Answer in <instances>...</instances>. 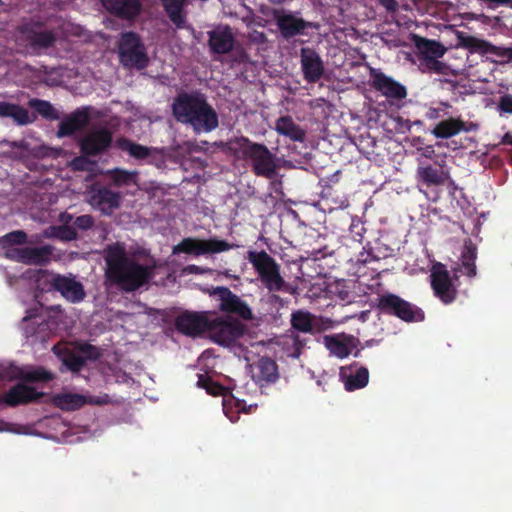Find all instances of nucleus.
I'll use <instances>...</instances> for the list:
<instances>
[{
  "instance_id": "f257e3e1",
  "label": "nucleus",
  "mask_w": 512,
  "mask_h": 512,
  "mask_svg": "<svg viewBox=\"0 0 512 512\" xmlns=\"http://www.w3.org/2000/svg\"><path fill=\"white\" fill-rule=\"evenodd\" d=\"M105 260L107 277L123 290L133 291L153 276V266L139 263L120 244L108 247Z\"/></svg>"
},
{
  "instance_id": "f03ea898",
  "label": "nucleus",
  "mask_w": 512,
  "mask_h": 512,
  "mask_svg": "<svg viewBox=\"0 0 512 512\" xmlns=\"http://www.w3.org/2000/svg\"><path fill=\"white\" fill-rule=\"evenodd\" d=\"M173 113L180 122L192 126L197 133L211 132L218 126V116L199 95H180L173 104Z\"/></svg>"
},
{
  "instance_id": "7ed1b4c3",
  "label": "nucleus",
  "mask_w": 512,
  "mask_h": 512,
  "mask_svg": "<svg viewBox=\"0 0 512 512\" xmlns=\"http://www.w3.org/2000/svg\"><path fill=\"white\" fill-rule=\"evenodd\" d=\"M242 150L245 158L251 165L252 171L257 176L274 179L278 175L277 172L279 168L289 166L286 160L278 158L262 144L245 140V145Z\"/></svg>"
},
{
  "instance_id": "20e7f679",
  "label": "nucleus",
  "mask_w": 512,
  "mask_h": 512,
  "mask_svg": "<svg viewBox=\"0 0 512 512\" xmlns=\"http://www.w3.org/2000/svg\"><path fill=\"white\" fill-rule=\"evenodd\" d=\"M36 282L38 289L42 291L56 290L72 303H78L85 297L83 285L72 275L64 276L48 271H38Z\"/></svg>"
},
{
  "instance_id": "39448f33",
  "label": "nucleus",
  "mask_w": 512,
  "mask_h": 512,
  "mask_svg": "<svg viewBox=\"0 0 512 512\" xmlns=\"http://www.w3.org/2000/svg\"><path fill=\"white\" fill-rule=\"evenodd\" d=\"M376 308L382 314L395 316L405 322H419L425 318L421 308L389 292L379 295Z\"/></svg>"
},
{
  "instance_id": "423d86ee",
  "label": "nucleus",
  "mask_w": 512,
  "mask_h": 512,
  "mask_svg": "<svg viewBox=\"0 0 512 512\" xmlns=\"http://www.w3.org/2000/svg\"><path fill=\"white\" fill-rule=\"evenodd\" d=\"M247 258L269 291L276 292L284 288L285 281L280 275L279 265L265 251H249Z\"/></svg>"
},
{
  "instance_id": "0eeeda50",
  "label": "nucleus",
  "mask_w": 512,
  "mask_h": 512,
  "mask_svg": "<svg viewBox=\"0 0 512 512\" xmlns=\"http://www.w3.org/2000/svg\"><path fill=\"white\" fill-rule=\"evenodd\" d=\"M244 334V325L232 316H217L212 313L208 336L215 343L230 346Z\"/></svg>"
},
{
  "instance_id": "6e6552de",
  "label": "nucleus",
  "mask_w": 512,
  "mask_h": 512,
  "mask_svg": "<svg viewBox=\"0 0 512 512\" xmlns=\"http://www.w3.org/2000/svg\"><path fill=\"white\" fill-rule=\"evenodd\" d=\"M54 353L62 361L66 369L79 371L87 359L98 357L96 347L86 343H64L53 347Z\"/></svg>"
},
{
  "instance_id": "1a4fd4ad",
  "label": "nucleus",
  "mask_w": 512,
  "mask_h": 512,
  "mask_svg": "<svg viewBox=\"0 0 512 512\" xmlns=\"http://www.w3.org/2000/svg\"><path fill=\"white\" fill-rule=\"evenodd\" d=\"M237 247L225 240L218 238L199 239L184 238L179 244L173 247V254L186 253L195 257L225 252Z\"/></svg>"
},
{
  "instance_id": "9d476101",
  "label": "nucleus",
  "mask_w": 512,
  "mask_h": 512,
  "mask_svg": "<svg viewBox=\"0 0 512 512\" xmlns=\"http://www.w3.org/2000/svg\"><path fill=\"white\" fill-rule=\"evenodd\" d=\"M430 279L434 295L443 304L448 305L456 300L458 295V290L454 283V281L458 280L456 272L451 276L443 264H438L433 267Z\"/></svg>"
},
{
  "instance_id": "9b49d317",
  "label": "nucleus",
  "mask_w": 512,
  "mask_h": 512,
  "mask_svg": "<svg viewBox=\"0 0 512 512\" xmlns=\"http://www.w3.org/2000/svg\"><path fill=\"white\" fill-rule=\"evenodd\" d=\"M197 385L204 388L208 394L223 396V411L231 422H236L238 414L246 411V404L242 400H239L230 393H227L223 386L214 382L209 376L199 375Z\"/></svg>"
},
{
  "instance_id": "f8f14e48",
  "label": "nucleus",
  "mask_w": 512,
  "mask_h": 512,
  "mask_svg": "<svg viewBox=\"0 0 512 512\" xmlns=\"http://www.w3.org/2000/svg\"><path fill=\"white\" fill-rule=\"evenodd\" d=\"M119 54L125 66L141 69L147 65L148 59L144 47L135 33L128 32L122 35Z\"/></svg>"
},
{
  "instance_id": "ddd939ff",
  "label": "nucleus",
  "mask_w": 512,
  "mask_h": 512,
  "mask_svg": "<svg viewBox=\"0 0 512 512\" xmlns=\"http://www.w3.org/2000/svg\"><path fill=\"white\" fill-rule=\"evenodd\" d=\"M56 34L44 29L38 23L23 26L18 33L17 41L33 51L49 47L55 40Z\"/></svg>"
},
{
  "instance_id": "4468645a",
  "label": "nucleus",
  "mask_w": 512,
  "mask_h": 512,
  "mask_svg": "<svg viewBox=\"0 0 512 512\" xmlns=\"http://www.w3.org/2000/svg\"><path fill=\"white\" fill-rule=\"evenodd\" d=\"M456 36L458 40V46L468 49L470 53H490L497 57L512 60V47L495 46L488 41L479 39L461 31H458Z\"/></svg>"
},
{
  "instance_id": "2eb2a0df",
  "label": "nucleus",
  "mask_w": 512,
  "mask_h": 512,
  "mask_svg": "<svg viewBox=\"0 0 512 512\" xmlns=\"http://www.w3.org/2000/svg\"><path fill=\"white\" fill-rule=\"evenodd\" d=\"M112 142V134L105 126L91 127L81 138L80 147L85 155H98Z\"/></svg>"
},
{
  "instance_id": "dca6fc26",
  "label": "nucleus",
  "mask_w": 512,
  "mask_h": 512,
  "mask_svg": "<svg viewBox=\"0 0 512 512\" xmlns=\"http://www.w3.org/2000/svg\"><path fill=\"white\" fill-rule=\"evenodd\" d=\"M370 81L371 86L388 99L401 101L407 97L406 87L380 70L370 68Z\"/></svg>"
},
{
  "instance_id": "f3484780",
  "label": "nucleus",
  "mask_w": 512,
  "mask_h": 512,
  "mask_svg": "<svg viewBox=\"0 0 512 512\" xmlns=\"http://www.w3.org/2000/svg\"><path fill=\"white\" fill-rule=\"evenodd\" d=\"M213 312H184L176 319V327L186 335L198 336L208 334Z\"/></svg>"
},
{
  "instance_id": "a211bd4d",
  "label": "nucleus",
  "mask_w": 512,
  "mask_h": 512,
  "mask_svg": "<svg viewBox=\"0 0 512 512\" xmlns=\"http://www.w3.org/2000/svg\"><path fill=\"white\" fill-rule=\"evenodd\" d=\"M445 162L442 161L436 166L426 163H420L416 170V179L419 185L429 187H439L445 185L450 178L449 171L445 168Z\"/></svg>"
},
{
  "instance_id": "6ab92c4d",
  "label": "nucleus",
  "mask_w": 512,
  "mask_h": 512,
  "mask_svg": "<svg viewBox=\"0 0 512 512\" xmlns=\"http://www.w3.org/2000/svg\"><path fill=\"white\" fill-rule=\"evenodd\" d=\"M51 255L52 248L48 245L35 248H11L6 252V256L10 259L35 265L46 263Z\"/></svg>"
},
{
  "instance_id": "aec40b11",
  "label": "nucleus",
  "mask_w": 512,
  "mask_h": 512,
  "mask_svg": "<svg viewBox=\"0 0 512 512\" xmlns=\"http://www.w3.org/2000/svg\"><path fill=\"white\" fill-rule=\"evenodd\" d=\"M478 129V124L470 122L466 123L461 118L450 117L442 120L435 125L431 133L440 139H448L458 135L460 132H472Z\"/></svg>"
},
{
  "instance_id": "412c9836",
  "label": "nucleus",
  "mask_w": 512,
  "mask_h": 512,
  "mask_svg": "<svg viewBox=\"0 0 512 512\" xmlns=\"http://www.w3.org/2000/svg\"><path fill=\"white\" fill-rule=\"evenodd\" d=\"M214 295L218 297L220 301L219 308L222 311L236 313L245 319L251 318L249 307L228 288L218 287L214 290Z\"/></svg>"
},
{
  "instance_id": "4be33fe9",
  "label": "nucleus",
  "mask_w": 512,
  "mask_h": 512,
  "mask_svg": "<svg viewBox=\"0 0 512 512\" xmlns=\"http://www.w3.org/2000/svg\"><path fill=\"white\" fill-rule=\"evenodd\" d=\"M301 68L308 82H317L323 75L324 66L320 56L312 49L301 50Z\"/></svg>"
},
{
  "instance_id": "5701e85b",
  "label": "nucleus",
  "mask_w": 512,
  "mask_h": 512,
  "mask_svg": "<svg viewBox=\"0 0 512 512\" xmlns=\"http://www.w3.org/2000/svg\"><path fill=\"white\" fill-rule=\"evenodd\" d=\"M120 194L108 188L94 190L90 203L101 210L104 214H111L120 204Z\"/></svg>"
},
{
  "instance_id": "b1692460",
  "label": "nucleus",
  "mask_w": 512,
  "mask_h": 512,
  "mask_svg": "<svg viewBox=\"0 0 512 512\" xmlns=\"http://www.w3.org/2000/svg\"><path fill=\"white\" fill-rule=\"evenodd\" d=\"M89 121L90 110L87 108L78 109L60 123L57 136L64 137L71 135L88 125Z\"/></svg>"
},
{
  "instance_id": "393cba45",
  "label": "nucleus",
  "mask_w": 512,
  "mask_h": 512,
  "mask_svg": "<svg viewBox=\"0 0 512 512\" xmlns=\"http://www.w3.org/2000/svg\"><path fill=\"white\" fill-rule=\"evenodd\" d=\"M274 18L284 37L294 36L308 26V23L296 15L279 10L274 11Z\"/></svg>"
},
{
  "instance_id": "a878e982",
  "label": "nucleus",
  "mask_w": 512,
  "mask_h": 512,
  "mask_svg": "<svg viewBox=\"0 0 512 512\" xmlns=\"http://www.w3.org/2000/svg\"><path fill=\"white\" fill-rule=\"evenodd\" d=\"M0 118H10L19 126L28 125L34 121V115L26 108L7 101H0Z\"/></svg>"
},
{
  "instance_id": "bb28decb",
  "label": "nucleus",
  "mask_w": 512,
  "mask_h": 512,
  "mask_svg": "<svg viewBox=\"0 0 512 512\" xmlns=\"http://www.w3.org/2000/svg\"><path fill=\"white\" fill-rule=\"evenodd\" d=\"M42 395L33 387L26 384H18L11 388L4 396L3 401L10 406L26 404L36 400Z\"/></svg>"
},
{
  "instance_id": "cd10ccee",
  "label": "nucleus",
  "mask_w": 512,
  "mask_h": 512,
  "mask_svg": "<svg viewBox=\"0 0 512 512\" xmlns=\"http://www.w3.org/2000/svg\"><path fill=\"white\" fill-rule=\"evenodd\" d=\"M105 8L126 19L137 16L141 9L139 0H103Z\"/></svg>"
},
{
  "instance_id": "c85d7f7f",
  "label": "nucleus",
  "mask_w": 512,
  "mask_h": 512,
  "mask_svg": "<svg viewBox=\"0 0 512 512\" xmlns=\"http://www.w3.org/2000/svg\"><path fill=\"white\" fill-rule=\"evenodd\" d=\"M209 44L215 53H227L234 44L233 35L228 27H218L209 33Z\"/></svg>"
},
{
  "instance_id": "c756f323",
  "label": "nucleus",
  "mask_w": 512,
  "mask_h": 512,
  "mask_svg": "<svg viewBox=\"0 0 512 512\" xmlns=\"http://www.w3.org/2000/svg\"><path fill=\"white\" fill-rule=\"evenodd\" d=\"M9 378H21L26 381H49L53 378V375L41 367H17L11 366L7 374Z\"/></svg>"
},
{
  "instance_id": "7c9ffc66",
  "label": "nucleus",
  "mask_w": 512,
  "mask_h": 512,
  "mask_svg": "<svg viewBox=\"0 0 512 512\" xmlns=\"http://www.w3.org/2000/svg\"><path fill=\"white\" fill-rule=\"evenodd\" d=\"M252 377L260 384L274 382L278 378L275 362L269 358L260 359L252 366Z\"/></svg>"
},
{
  "instance_id": "2f4dec72",
  "label": "nucleus",
  "mask_w": 512,
  "mask_h": 512,
  "mask_svg": "<svg viewBox=\"0 0 512 512\" xmlns=\"http://www.w3.org/2000/svg\"><path fill=\"white\" fill-rule=\"evenodd\" d=\"M323 343L331 354L336 355L339 358L348 356L352 347L351 337L345 334L325 336L323 338Z\"/></svg>"
},
{
  "instance_id": "473e14b6",
  "label": "nucleus",
  "mask_w": 512,
  "mask_h": 512,
  "mask_svg": "<svg viewBox=\"0 0 512 512\" xmlns=\"http://www.w3.org/2000/svg\"><path fill=\"white\" fill-rule=\"evenodd\" d=\"M415 46L421 55V62L428 61V59L440 58L446 52V48L440 42L423 37L415 38Z\"/></svg>"
},
{
  "instance_id": "72a5a7b5",
  "label": "nucleus",
  "mask_w": 512,
  "mask_h": 512,
  "mask_svg": "<svg viewBox=\"0 0 512 512\" xmlns=\"http://www.w3.org/2000/svg\"><path fill=\"white\" fill-rule=\"evenodd\" d=\"M275 130L278 134L289 138L292 141H303L305 132L289 116H282L275 123Z\"/></svg>"
},
{
  "instance_id": "f704fd0d",
  "label": "nucleus",
  "mask_w": 512,
  "mask_h": 512,
  "mask_svg": "<svg viewBox=\"0 0 512 512\" xmlns=\"http://www.w3.org/2000/svg\"><path fill=\"white\" fill-rule=\"evenodd\" d=\"M53 404L62 410H75L82 407L88 400L85 396L77 393L63 392L56 394L53 399Z\"/></svg>"
},
{
  "instance_id": "c9c22d12",
  "label": "nucleus",
  "mask_w": 512,
  "mask_h": 512,
  "mask_svg": "<svg viewBox=\"0 0 512 512\" xmlns=\"http://www.w3.org/2000/svg\"><path fill=\"white\" fill-rule=\"evenodd\" d=\"M477 259V247L468 241L465 243L461 254V268L463 273L468 277H474L477 274L475 261Z\"/></svg>"
},
{
  "instance_id": "e433bc0d",
  "label": "nucleus",
  "mask_w": 512,
  "mask_h": 512,
  "mask_svg": "<svg viewBox=\"0 0 512 512\" xmlns=\"http://www.w3.org/2000/svg\"><path fill=\"white\" fill-rule=\"evenodd\" d=\"M161 2L170 20L177 27H184L185 15L183 8L185 0H161Z\"/></svg>"
},
{
  "instance_id": "4c0bfd02",
  "label": "nucleus",
  "mask_w": 512,
  "mask_h": 512,
  "mask_svg": "<svg viewBox=\"0 0 512 512\" xmlns=\"http://www.w3.org/2000/svg\"><path fill=\"white\" fill-rule=\"evenodd\" d=\"M26 313V316L23 318V329L26 336L29 337L34 335L33 327H30L29 323H31L32 326L41 324L44 321V310L37 302L33 308Z\"/></svg>"
},
{
  "instance_id": "58836bf2",
  "label": "nucleus",
  "mask_w": 512,
  "mask_h": 512,
  "mask_svg": "<svg viewBox=\"0 0 512 512\" xmlns=\"http://www.w3.org/2000/svg\"><path fill=\"white\" fill-rule=\"evenodd\" d=\"M292 326L301 332H310L316 325V318L309 312L297 311L292 314Z\"/></svg>"
},
{
  "instance_id": "ea45409f",
  "label": "nucleus",
  "mask_w": 512,
  "mask_h": 512,
  "mask_svg": "<svg viewBox=\"0 0 512 512\" xmlns=\"http://www.w3.org/2000/svg\"><path fill=\"white\" fill-rule=\"evenodd\" d=\"M116 145L136 159H144L149 155V149L147 147L136 144L125 138L118 139Z\"/></svg>"
},
{
  "instance_id": "a19ab883",
  "label": "nucleus",
  "mask_w": 512,
  "mask_h": 512,
  "mask_svg": "<svg viewBox=\"0 0 512 512\" xmlns=\"http://www.w3.org/2000/svg\"><path fill=\"white\" fill-rule=\"evenodd\" d=\"M327 292L340 301L349 303L350 285L345 280H334L327 285Z\"/></svg>"
},
{
  "instance_id": "79ce46f5",
  "label": "nucleus",
  "mask_w": 512,
  "mask_h": 512,
  "mask_svg": "<svg viewBox=\"0 0 512 512\" xmlns=\"http://www.w3.org/2000/svg\"><path fill=\"white\" fill-rule=\"evenodd\" d=\"M108 174L111 175L113 183L116 186L130 185L131 183H135L134 172L116 169L114 171H109Z\"/></svg>"
},
{
  "instance_id": "37998d69",
  "label": "nucleus",
  "mask_w": 512,
  "mask_h": 512,
  "mask_svg": "<svg viewBox=\"0 0 512 512\" xmlns=\"http://www.w3.org/2000/svg\"><path fill=\"white\" fill-rule=\"evenodd\" d=\"M46 235L50 236V237L59 238L61 240H66V241L73 240L76 238L75 230L70 227H64V226L51 227L46 232Z\"/></svg>"
},
{
  "instance_id": "c03bdc74",
  "label": "nucleus",
  "mask_w": 512,
  "mask_h": 512,
  "mask_svg": "<svg viewBox=\"0 0 512 512\" xmlns=\"http://www.w3.org/2000/svg\"><path fill=\"white\" fill-rule=\"evenodd\" d=\"M27 236L23 231L17 230L6 234L0 238V245L7 247L9 245L23 244L26 242Z\"/></svg>"
},
{
  "instance_id": "a18cd8bd",
  "label": "nucleus",
  "mask_w": 512,
  "mask_h": 512,
  "mask_svg": "<svg viewBox=\"0 0 512 512\" xmlns=\"http://www.w3.org/2000/svg\"><path fill=\"white\" fill-rule=\"evenodd\" d=\"M369 382V371L366 367H359L354 372L353 387L354 390L362 389L367 386Z\"/></svg>"
},
{
  "instance_id": "49530a36",
  "label": "nucleus",
  "mask_w": 512,
  "mask_h": 512,
  "mask_svg": "<svg viewBox=\"0 0 512 512\" xmlns=\"http://www.w3.org/2000/svg\"><path fill=\"white\" fill-rule=\"evenodd\" d=\"M421 64L430 72H434L437 74L446 75L448 73L449 67L442 61H439L438 58L428 59V61L421 62Z\"/></svg>"
},
{
  "instance_id": "de8ad7c7",
  "label": "nucleus",
  "mask_w": 512,
  "mask_h": 512,
  "mask_svg": "<svg viewBox=\"0 0 512 512\" xmlns=\"http://www.w3.org/2000/svg\"><path fill=\"white\" fill-rule=\"evenodd\" d=\"M0 432H9L13 434H28L29 427L20 424L6 422L0 419Z\"/></svg>"
},
{
  "instance_id": "09e8293b",
  "label": "nucleus",
  "mask_w": 512,
  "mask_h": 512,
  "mask_svg": "<svg viewBox=\"0 0 512 512\" xmlns=\"http://www.w3.org/2000/svg\"><path fill=\"white\" fill-rule=\"evenodd\" d=\"M29 105L31 107H34L41 115H43L45 117L53 116L54 109L51 106V104L46 101L32 99L29 101Z\"/></svg>"
},
{
  "instance_id": "8fccbe9b",
  "label": "nucleus",
  "mask_w": 512,
  "mask_h": 512,
  "mask_svg": "<svg viewBox=\"0 0 512 512\" xmlns=\"http://www.w3.org/2000/svg\"><path fill=\"white\" fill-rule=\"evenodd\" d=\"M498 110L500 113L512 114V95L505 94L499 98Z\"/></svg>"
},
{
  "instance_id": "3c124183",
  "label": "nucleus",
  "mask_w": 512,
  "mask_h": 512,
  "mask_svg": "<svg viewBox=\"0 0 512 512\" xmlns=\"http://www.w3.org/2000/svg\"><path fill=\"white\" fill-rule=\"evenodd\" d=\"M340 378L344 383L345 389L349 392L352 391V368L341 367Z\"/></svg>"
},
{
  "instance_id": "603ef678",
  "label": "nucleus",
  "mask_w": 512,
  "mask_h": 512,
  "mask_svg": "<svg viewBox=\"0 0 512 512\" xmlns=\"http://www.w3.org/2000/svg\"><path fill=\"white\" fill-rule=\"evenodd\" d=\"M74 225L80 229H88L93 225V219L89 215H83L75 220Z\"/></svg>"
},
{
  "instance_id": "864d4df0",
  "label": "nucleus",
  "mask_w": 512,
  "mask_h": 512,
  "mask_svg": "<svg viewBox=\"0 0 512 512\" xmlns=\"http://www.w3.org/2000/svg\"><path fill=\"white\" fill-rule=\"evenodd\" d=\"M211 269L203 268L197 265H188L183 269L184 274H204L210 273Z\"/></svg>"
},
{
  "instance_id": "5fc2aeb1",
  "label": "nucleus",
  "mask_w": 512,
  "mask_h": 512,
  "mask_svg": "<svg viewBox=\"0 0 512 512\" xmlns=\"http://www.w3.org/2000/svg\"><path fill=\"white\" fill-rule=\"evenodd\" d=\"M45 314L49 319H61L63 317V313L58 306L50 307L45 310Z\"/></svg>"
},
{
  "instance_id": "6e6d98bb",
  "label": "nucleus",
  "mask_w": 512,
  "mask_h": 512,
  "mask_svg": "<svg viewBox=\"0 0 512 512\" xmlns=\"http://www.w3.org/2000/svg\"><path fill=\"white\" fill-rule=\"evenodd\" d=\"M90 163L87 161L85 157H78L74 159L71 163L72 167L77 170H84L87 169V166Z\"/></svg>"
},
{
  "instance_id": "4d7b16f0",
  "label": "nucleus",
  "mask_w": 512,
  "mask_h": 512,
  "mask_svg": "<svg viewBox=\"0 0 512 512\" xmlns=\"http://www.w3.org/2000/svg\"><path fill=\"white\" fill-rule=\"evenodd\" d=\"M441 110L439 108L430 107L425 113V117L429 120H436L440 117Z\"/></svg>"
},
{
  "instance_id": "13d9d810",
  "label": "nucleus",
  "mask_w": 512,
  "mask_h": 512,
  "mask_svg": "<svg viewBox=\"0 0 512 512\" xmlns=\"http://www.w3.org/2000/svg\"><path fill=\"white\" fill-rule=\"evenodd\" d=\"M378 1L388 11L394 12L397 9L396 0H378Z\"/></svg>"
},
{
  "instance_id": "bf43d9fd",
  "label": "nucleus",
  "mask_w": 512,
  "mask_h": 512,
  "mask_svg": "<svg viewBox=\"0 0 512 512\" xmlns=\"http://www.w3.org/2000/svg\"><path fill=\"white\" fill-rule=\"evenodd\" d=\"M370 257H372L370 252H360L357 258V263L365 264L369 261Z\"/></svg>"
},
{
  "instance_id": "052dcab7",
  "label": "nucleus",
  "mask_w": 512,
  "mask_h": 512,
  "mask_svg": "<svg viewBox=\"0 0 512 512\" xmlns=\"http://www.w3.org/2000/svg\"><path fill=\"white\" fill-rule=\"evenodd\" d=\"M369 315H370V310H366V311L360 312L358 315L354 314V318L358 317L359 320H361L362 322H365L368 319Z\"/></svg>"
},
{
  "instance_id": "680f3d73",
  "label": "nucleus",
  "mask_w": 512,
  "mask_h": 512,
  "mask_svg": "<svg viewBox=\"0 0 512 512\" xmlns=\"http://www.w3.org/2000/svg\"><path fill=\"white\" fill-rule=\"evenodd\" d=\"M501 143L504 145H512V134L511 133L504 134V136L502 137Z\"/></svg>"
},
{
  "instance_id": "e2e57ef3",
  "label": "nucleus",
  "mask_w": 512,
  "mask_h": 512,
  "mask_svg": "<svg viewBox=\"0 0 512 512\" xmlns=\"http://www.w3.org/2000/svg\"><path fill=\"white\" fill-rule=\"evenodd\" d=\"M432 154H434V149L432 146H427L425 152L423 153L424 157L431 158Z\"/></svg>"
},
{
  "instance_id": "0e129e2a",
  "label": "nucleus",
  "mask_w": 512,
  "mask_h": 512,
  "mask_svg": "<svg viewBox=\"0 0 512 512\" xmlns=\"http://www.w3.org/2000/svg\"><path fill=\"white\" fill-rule=\"evenodd\" d=\"M354 146L357 147V149L361 152V153H369L368 151H365L364 150V147L362 146V140L360 139L359 142H357L355 139H354Z\"/></svg>"
},
{
  "instance_id": "69168bd1",
  "label": "nucleus",
  "mask_w": 512,
  "mask_h": 512,
  "mask_svg": "<svg viewBox=\"0 0 512 512\" xmlns=\"http://www.w3.org/2000/svg\"><path fill=\"white\" fill-rule=\"evenodd\" d=\"M273 4H282L285 0H269Z\"/></svg>"
},
{
  "instance_id": "338daca9",
  "label": "nucleus",
  "mask_w": 512,
  "mask_h": 512,
  "mask_svg": "<svg viewBox=\"0 0 512 512\" xmlns=\"http://www.w3.org/2000/svg\"><path fill=\"white\" fill-rule=\"evenodd\" d=\"M443 107L445 108H449L450 107V104L448 102H441L440 103Z\"/></svg>"
},
{
  "instance_id": "774afa93",
  "label": "nucleus",
  "mask_w": 512,
  "mask_h": 512,
  "mask_svg": "<svg viewBox=\"0 0 512 512\" xmlns=\"http://www.w3.org/2000/svg\"><path fill=\"white\" fill-rule=\"evenodd\" d=\"M414 125L422 126L423 122L421 120L414 121Z\"/></svg>"
}]
</instances>
